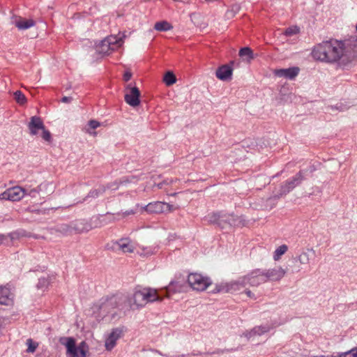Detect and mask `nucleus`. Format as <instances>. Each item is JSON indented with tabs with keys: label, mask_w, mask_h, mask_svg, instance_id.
Listing matches in <instances>:
<instances>
[{
	"label": "nucleus",
	"mask_w": 357,
	"mask_h": 357,
	"mask_svg": "<svg viewBox=\"0 0 357 357\" xmlns=\"http://www.w3.org/2000/svg\"><path fill=\"white\" fill-rule=\"evenodd\" d=\"M344 43L337 40L323 41L316 45L312 52L316 60L329 63L339 61L344 53Z\"/></svg>",
	"instance_id": "f257e3e1"
},
{
	"label": "nucleus",
	"mask_w": 357,
	"mask_h": 357,
	"mask_svg": "<svg viewBox=\"0 0 357 357\" xmlns=\"http://www.w3.org/2000/svg\"><path fill=\"white\" fill-rule=\"evenodd\" d=\"M164 298L157 289L151 287L135 288L131 297H127L126 304L121 307L125 312L144 307L149 303L162 301Z\"/></svg>",
	"instance_id": "f03ea898"
},
{
	"label": "nucleus",
	"mask_w": 357,
	"mask_h": 357,
	"mask_svg": "<svg viewBox=\"0 0 357 357\" xmlns=\"http://www.w3.org/2000/svg\"><path fill=\"white\" fill-rule=\"evenodd\" d=\"M127 297L123 295H114L109 298H102L99 303L96 305V307L100 311L102 316L112 312L116 308H119L121 311L122 306L126 304ZM125 312V311L123 310Z\"/></svg>",
	"instance_id": "7ed1b4c3"
},
{
	"label": "nucleus",
	"mask_w": 357,
	"mask_h": 357,
	"mask_svg": "<svg viewBox=\"0 0 357 357\" xmlns=\"http://www.w3.org/2000/svg\"><path fill=\"white\" fill-rule=\"evenodd\" d=\"M60 342L66 347L67 357H86L88 346L85 342H82L76 347L75 340L69 337L61 338Z\"/></svg>",
	"instance_id": "20e7f679"
},
{
	"label": "nucleus",
	"mask_w": 357,
	"mask_h": 357,
	"mask_svg": "<svg viewBox=\"0 0 357 357\" xmlns=\"http://www.w3.org/2000/svg\"><path fill=\"white\" fill-rule=\"evenodd\" d=\"M123 35L119 33L118 36H109L102 40L97 46V51L100 54H109L111 51L120 47L123 43Z\"/></svg>",
	"instance_id": "39448f33"
},
{
	"label": "nucleus",
	"mask_w": 357,
	"mask_h": 357,
	"mask_svg": "<svg viewBox=\"0 0 357 357\" xmlns=\"http://www.w3.org/2000/svg\"><path fill=\"white\" fill-rule=\"evenodd\" d=\"M247 284H248V282L247 281V277L245 275L239 278L236 281L217 285L215 292L234 294L243 289Z\"/></svg>",
	"instance_id": "423d86ee"
},
{
	"label": "nucleus",
	"mask_w": 357,
	"mask_h": 357,
	"mask_svg": "<svg viewBox=\"0 0 357 357\" xmlns=\"http://www.w3.org/2000/svg\"><path fill=\"white\" fill-rule=\"evenodd\" d=\"M188 282L193 290L198 291L206 290L212 283L208 277L197 273H190L188 277Z\"/></svg>",
	"instance_id": "0eeeda50"
},
{
	"label": "nucleus",
	"mask_w": 357,
	"mask_h": 357,
	"mask_svg": "<svg viewBox=\"0 0 357 357\" xmlns=\"http://www.w3.org/2000/svg\"><path fill=\"white\" fill-rule=\"evenodd\" d=\"M140 178L137 176H125L121 178L119 181H115L112 183L109 184L107 186V189H111L112 190H116L119 188L120 185H126L128 183H136L138 180H139ZM106 191V187L101 186L98 188V189H95L93 190H91L90 192V196L92 197H96L99 196L100 195H102L103 192Z\"/></svg>",
	"instance_id": "6e6552de"
},
{
	"label": "nucleus",
	"mask_w": 357,
	"mask_h": 357,
	"mask_svg": "<svg viewBox=\"0 0 357 357\" xmlns=\"http://www.w3.org/2000/svg\"><path fill=\"white\" fill-rule=\"evenodd\" d=\"M248 284L252 287H257L261 284L268 282V280L264 269H255L246 275Z\"/></svg>",
	"instance_id": "1a4fd4ad"
},
{
	"label": "nucleus",
	"mask_w": 357,
	"mask_h": 357,
	"mask_svg": "<svg viewBox=\"0 0 357 357\" xmlns=\"http://www.w3.org/2000/svg\"><path fill=\"white\" fill-rule=\"evenodd\" d=\"M140 91L136 86L128 85L125 90V101L129 105L135 107L140 104Z\"/></svg>",
	"instance_id": "9d476101"
},
{
	"label": "nucleus",
	"mask_w": 357,
	"mask_h": 357,
	"mask_svg": "<svg viewBox=\"0 0 357 357\" xmlns=\"http://www.w3.org/2000/svg\"><path fill=\"white\" fill-rule=\"evenodd\" d=\"M268 280V282L280 281L286 275V270L281 266H275L272 268L264 269Z\"/></svg>",
	"instance_id": "9b49d317"
},
{
	"label": "nucleus",
	"mask_w": 357,
	"mask_h": 357,
	"mask_svg": "<svg viewBox=\"0 0 357 357\" xmlns=\"http://www.w3.org/2000/svg\"><path fill=\"white\" fill-rule=\"evenodd\" d=\"M123 329L114 328L105 340V346L107 351H111L116 344V341L123 335Z\"/></svg>",
	"instance_id": "f8f14e48"
},
{
	"label": "nucleus",
	"mask_w": 357,
	"mask_h": 357,
	"mask_svg": "<svg viewBox=\"0 0 357 357\" xmlns=\"http://www.w3.org/2000/svg\"><path fill=\"white\" fill-rule=\"evenodd\" d=\"M166 202H153L140 208V213L146 211L148 213H162L165 212Z\"/></svg>",
	"instance_id": "ddd939ff"
},
{
	"label": "nucleus",
	"mask_w": 357,
	"mask_h": 357,
	"mask_svg": "<svg viewBox=\"0 0 357 357\" xmlns=\"http://www.w3.org/2000/svg\"><path fill=\"white\" fill-rule=\"evenodd\" d=\"M8 201L19 202L26 194V190L21 186L16 185L7 189Z\"/></svg>",
	"instance_id": "4468645a"
},
{
	"label": "nucleus",
	"mask_w": 357,
	"mask_h": 357,
	"mask_svg": "<svg viewBox=\"0 0 357 357\" xmlns=\"http://www.w3.org/2000/svg\"><path fill=\"white\" fill-rule=\"evenodd\" d=\"M113 249L121 250L123 253H132L134 252L135 247L130 239L121 238L114 243Z\"/></svg>",
	"instance_id": "2eb2a0df"
},
{
	"label": "nucleus",
	"mask_w": 357,
	"mask_h": 357,
	"mask_svg": "<svg viewBox=\"0 0 357 357\" xmlns=\"http://www.w3.org/2000/svg\"><path fill=\"white\" fill-rule=\"evenodd\" d=\"M298 67L282 68L275 70V75L279 77H285L289 79H294L299 73Z\"/></svg>",
	"instance_id": "dca6fc26"
},
{
	"label": "nucleus",
	"mask_w": 357,
	"mask_h": 357,
	"mask_svg": "<svg viewBox=\"0 0 357 357\" xmlns=\"http://www.w3.org/2000/svg\"><path fill=\"white\" fill-rule=\"evenodd\" d=\"M44 128V123L40 117L34 116L31 118L30 122L28 124V128L31 135H37L39 130H42Z\"/></svg>",
	"instance_id": "f3484780"
},
{
	"label": "nucleus",
	"mask_w": 357,
	"mask_h": 357,
	"mask_svg": "<svg viewBox=\"0 0 357 357\" xmlns=\"http://www.w3.org/2000/svg\"><path fill=\"white\" fill-rule=\"evenodd\" d=\"M303 177L301 172H298L292 178L286 181L284 185L282 186V192L283 194H286L294 189L298 183L301 182Z\"/></svg>",
	"instance_id": "a211bd4d"
},
{
	"label": "nucleus",
	"mask_w": 357,
	"mask_h": 357,
	"mask_svg": "<svg viewBox=\"0 0 357 357\" xmlns=\"http://www.w3.org/2000/svg\"><path fill=\"white\" fill-rule=\"evenodd\" d=\"M233 69L229 65H223L219 67L216 72V77L222 81L227 80L231 78L232 75Z\"/></svg>",
	"instance_id": "6ab92c4d"
},
{
	"label": "nucleus",
	"mask_w": 357,
	"mask_h": 357,
	"mask_svg": "<svg viewBox=\"0 0 357 357\" xmlns=\"http://www.w3.org/2000/svg\"><path fill=\"white\" fill-rule=\"evenodd\" d=\"M13 302L10 291L6 287H0V304L8 305Z\"/></svg>",
	"instance_id": "aec40b11"
},
{
	"label": "nucleus",
	"mask_w": 357,
	"mask_h": 357,
	"mask_svg": "<svg viewBox=\"0 0 357 357\" xmlns=\"http://www.w3.org/2000/svg\"><path fill=\"white\" fill-rule=\"evenodd\" d=\"M73 234H80L89 230V225L82 220H77L71 223Z\"/></svg>",
	"instance_id": "412c9836"
},
{
	"label": "nucleus",
	"mask_w": 357,
	"mask_h": 357,
	"mask_svg": "<svg viewBox=\"0 0 357 357\" xmlns=\"http://www.w3.org/2000/svg\"><path fill=\"white\" fill-rule=\"evenodd\" d=\"M35 22L33 20H26L23 18H20L18 20L15 21V26L22 30L29 29L33 26Z\"/></svg>",
	"instance_id": "4be33fe9"
},
{
	"label": "nucleus",
	"mask_w": 357,
	"mask_h": 357,
	"mask_svg": "<svg viewBox=\"0 0 357 357\" xmlns=\"http://www.w3.org/2000/svg\"><path fill=\"white\" fill-rule=\"evenodd\" d=\"M183 290V287L178 282L173 281L171 282L168 287L166 288L165 297H169V292L172 291L174 293L181 292Z\"/></svg>",
	"instance_id": "5701e85b"
},
{
	"label": "nucleus",
	"mask_w": 357,
	"mask_h": 357,
	"mask_svg": "<svg viewBox=\"0 0 357 357\" xmlns=\"http://www.w3.org/2000/svg\"><path fill=\"white\" fill-rule=\"evenodd\" d=\"M173 26L167 21L157 22L154 25V29L158 31H167L171 30Z\"/></svg>",
	"instance_id": "b1692460"
},
{
	"label": "nucleus",
	"mask_w": 357,
	"mask_h": 357,
	"mask_svg": "<svg viewBox=\"0 0 357 357\" xmlns=\"http://www.w3.org/2000/svg\"><path fill=\"white\" fill-rule=\"evenodd\" d=\"M288 250V247L286 245H282L279 246L273 253V259L275 261L279 260L282 255L286 253Z\"/></svg>",
	"instance_id": "393cba45"
},
{
	"label": "nucleus",
	"mask_w": 357,
	"mask_h": 357,
	"mask_svg": "<svg viewBox=\"0 0 357 357\" xmlns=\"http://www.w3.org/2000/svg\"><path fill=\"white\" fill-rule=\"evenodd\" d=\"M163 81L167 86H172L176 82V78L172 72H167L165 73Z\"/></svg>",
	"instance_id": "a878e982"
},
{
	"label": "nucleus",
	"mask_w": 357,
	"mask_h": 357,
	"mask_svg": "<svg viewBox=\"0 0 357 357\" xmlns=\"http://www.w3.org/2000/svg\"><path fill=\"white\" fill-rule=\"evenodd\" d=\"M14 99L21 105L26 102V98L21 91H17L14 93Z\"/></svg>",
	"instance_id": "bb28decb"
},
{
	"label": "nucleus",
	"mask_w": 357,
	"mask_h": 357,
	"mask_svg": "<svg viewBox=\"0 0 357 357\" xmlns=\"http://www.w3.org/2000/svg\"><path fill=\"white\" fill-rule=\"evenodd\" d=\"M270 328L267 326H257L255 327L252 331L250 332V336L254 335H261L268 331H269Z\"/></svg>",
	"instance_id": "cd10ccee"
},
{
	"label": "nucleus",
	"mask_w": 357,
	"mask_h": 357,
	"mask_svg": "<svg viewBox=\"0 0 357 357\" xmlns=\"http://www.w3.org/2000/svg\"><path fill=\"white\" fill-rule=\"evenodd\" d=\"M100 126V123L98 121L91 120L88 123L89 128L86 129V132H88L90 135H96V132H91L90 129L95 130L97 128H98Z\"/></svg>",
	"instance_id": "c85d7f7f"
},
{
	"label": "nucleus",
	"mask_w": 357,
	"mask_h": 357,
	"mask_svg": "<svg viewBox=\"0 0 357 357\" xmlns=\"http://www.w3.org/2000/svg\"><path fill=\"white\" fill-rule=\"evenodd\" d=\"M58 231L64 234H73L72 225L63 224L59 227Z\"/></svg>",
	"instance_id": "c756f323"
},
{
	"label": "nucleus",
	"mask_w": 357,
	"mask_h": 357,
	"mask_svg": "<svg viewBox=\"0 0 357 357\" xmlns=\"http://www.w3.org/2000/svg\"><path fill=\"white\" fill-rule=\"evenodd\" d=\"M239 55H240V56H242V57L246 56L249 59H253V52H252V50L248 47L241 48L239 51Z\"/></svg>",
	"instance_id": "7c9ffc66"
},
{
	"label": "nucleus",
	"mask_w": 357,
	"mask_h": 357,
	"mask_svg": "<svg viewBox=\"0 0 357 357\" xmlns=\"http://www.w3.org/2000/svg\"><path fill=\"white\" fill-rule=\"evenodd\" d=\"M299 31H300V29L296 26H290V27L287 28L284 31V35H286L287 36H291L298 33Z\"/></svg>",
	"instance_id": "2f4dec72"
},
{
	"label": "nucleus",
	"mask_w": 357,
	"mask_h": 357,
	"mask_svg": "<svg viewBox=\"0 0 357 357\" xmlns=\"http://www.w3.org/2000/svg\"><path fill=\"white\" fill-rule=\"evenodd\" d=\"M298 261L301 264H307L310 262V257L307 252H303L298 257Z\"/></svg>",
	"instance_id": "473e14b6"
},
{
	"label": "nucleus",
	"mask_w": 357,
	"mask_h": 357,
	"mask_svg": "<svg viewBox=\"0 0 357 357\" xmlns=\"http://www.w3.org/2000/svg\"><path fill=\"white\" fill-rule=\"evenodd\" d=\"M26 344L28 346L26 351L27 352L29 353H33L38 346V344L37 342H33L31 339H28L26 340Z\"/></svg>",
	"instance_id": "72a5a7b5"
},
{
	"label": "nucleus",
	"mask_w": 357,
	"mask_h": 357,
	"mask_svg": "<svg viewBox=\"0 0 357 357\" xmlns=\"http://www.w3.org/2000/svg\"><path fill=\"white\" fill-rule=\"evenodd\" d=\"M208 218L210 222L220 224L224 217L220 213H213L209 215Z\"/></svg>",
	"instance_id": "f704fd0d"
},
{
	"label": "nucleus",
	"mask_w": 357,
	"mask_h": 357,
	"mask_svg": "<svg viewBox=\"0 0 357 357\" xmlns=\"http://www.w3.org/2000/svg\"><path fill=\"white\" fill-rule=\"evenodd\" d=\"M339 357H357V347L354 348L349 351L340 354Z\"/></svg>",
	"instance_id": "c9c22d12"
},
{
	"label": "nucleus",
	"mask_w": 357,
	"mask_h": 357,
	"mask_svg": "<svg viewBox=\"0 0 357 357\" xmlns=\"http://www.w3.org/2000/svg\"><path fill=\"white\" fill-rule=\"evenodd\" d=\"M40 191V187L38 186L36 188H33L29 190H26V195L30 196L31 197H35L36 195H39Z\"/></svg>",
	"instance_id": "e433bc0d"
},
{
	"label": "nucleus",
	"mask_w": 357,
	"mask_h": 357,
	"mask_svg": "<svg viewBox=\"0 0 357 357\" xmlns=\"http://www.w3.org/2000/svg\"><path fill=\"white\" fill-rule=\"evenodd\" d=\"M42 137L44 140H45L48 142H51V139H52L51 133L50 132L49 130H46L45 128H44L42 130Z\"/></svg>",
	"instance_id": "4c0bfd02"
},
{
	"label": "nucleus",
	"mask_w": 357,
	"mask_h": 357,
	"mask_svg": "<svg viewBox=\"0 0 357 357\" xmlns=\"http://www.w3.org/2000/svg\"><path fill=\"white\" fill-rule=\"evenodd\" d=\"M137 212V209L127 210V211H126L125 212H123L122 213V216L124 218V217H126V216L130 215H134Z\"/></svg>",
	"instance_id": "58836bf2"
},
{
	"label": "nucleus",
	"mask_w": 357,
	"mask_h": 357,
	"mask_svg": "<svg viewBox=\"0 0 357 357\" xmlns=\"http://www.w3.org/2000/svg\"><path fill=\"white\" fill-rule=\"evenodd\" d=\"M176 181H177V178H167V179L164 180L162 181V183H164V185H168L172 184L173 183L176 182Z\"/></svg>",
	"instance_id": "ea45409f"
},
{
	"label": "nucleus",
	"mask_w": 357,
	"mask_h": 357,
	"mask_svg": "<svg viewBox=\"0 0 357 357\" xmlns=\"http://www.w3.org/2000/svg\"><path fill=\"white\" fill-rule=\"evenodd\" d=\"M0 200L1 201H8V192L7 189L2 193L0 194Z\"/></svg>",
	"instance_id": "a19ab883"
},
{
	"label": "nucleus",
	"mask_w": 357,
	"mask_h": 357,
	"mask_svg": "<svg viewBox=\"0 0 357 357\" xmlns=\"http://www.w3.org/2000/svg\"><path fill=\"white\" fill-rule=\"evenodd\" d=\"M166 208H165V211H173L176 209L178 208V207H174L173 205H171L168 203H166Z\"/></svg>",
	"instance_id": "79ce46f5"
},
{
	"label": "nucleus",
	"mask_w": 357,
	"mask_h": 357,
	"mask_svg": "<svg viewBox=\"0 0 357 357\" xmlns=\"http://www.w3.org/2000/svg\"><path fill=\"white\" fill-rule=\"evenodd\" d=\"M132 74L129 71H126L123 75V79L125 82H128L130 79Z\"/></svg>",
	"instance_id": "37998d69"
},
{
	"label": "nucleus",
	"mask_w": 357,
	"mask_h": 357,
	"mask_svg": "<svg viewBox=\"0 0 357 357\" xmlns=\"http://www.w3.org/2000/svg\"><path fill=\"white\" fill-rule=\"evenodd\" d=\"M72 99L73 98L71 97L64 96L62 98L61 101H62V102H64V103H68V102H71Z\"/></svg>",
	"instance_id": "c03bdc74"
},
{
	"label": "nucleus",
	"mask_w": 357,
	"mask_h": 357,
	"mask_svg": "<svg viewBox=\"0 0 357 357\" xmlns=\"http://www.w3.org/2000/svg\"><path fill=\"white\" fill-rule=\"evenodd\" d=\"M245 294L249 298H255V294L250 290H246Z\"/></svg>",
	"instance_id": "a18cd8bd"
},
{
	"label": "nucleus",
	"mask_w": 357,
	"mask_h": 357,
	"mask_svg": "<svg viewBox=\"0 0 357 357\" xmlns=\"http://www.w3.org/2000/svg\"><path fill=\"white\" fill-rule=\"evenodd\" d=\"M157 187L160 189H162L165 188L164 183L161 182L157 185Z\"/></svg>",
	"instance_id": "49530a36"
},
{
	"label": "nucleus",
	"mask_w": 357,
	"mask_h": 357,
	"mask_svg": "<svg viewBox=\"0 0 357 357\" xmlns=\"http://www.w3.org/2000/svg\"><path fill=\"white\" fill-rule=\"evenodd\" d=\"M27 211H29V212H33V211H37V212H39L40 211L39 210H35L33 209L32 207H29L27 208Z\"/></svg>",
	"instance_id": "de8ad7c7"
},
{
	"label": "nucleus",
	"mask_w": 357,
	"mask_h": 357,
	"mask_svg": "<svg viewBox=\"0 0 357 357\" xmlns=\"http://www.w3.org/2000/svg\"><path fill=\"white\" fill-rule=\"evenodd\" d=\"M227 220L229 221V225H232L233 224L232 222H231V219L230 218L227 219Z\"/></svg>",
	"instance_id": "09e8293b"
},
{
	"label": "nucleus",
	"mask_w": 357,
	"mask_h": 357,
	"mask_svg": "<svg viewBox=\"0 0 357 357\" xmlns=\"http://www.w3.org/2000/svg\"><path fill=\"white\" fill-rule=\"evenodd\" d=\"M176 194H177V193H176V192H175V193H173V194H170L169 195H171V196H175Z\"/></svg>",
	"instance_id": "8fccbe9b"
},
{
	"label": "nucleus",
	"mask_w": 357,
	"mask_h": 357,
	"mask_svg": "<svg viewBox=\"0 0 357 357\" xmlns=\"http://www.w3.org/2000/svg\"><path fill=\"white\" fill-rule=\"evenodd\" d=\"M356 31H357V24H356Z\"/></svg>",
	"instance_id": "3c124183"
}]
</instances>
